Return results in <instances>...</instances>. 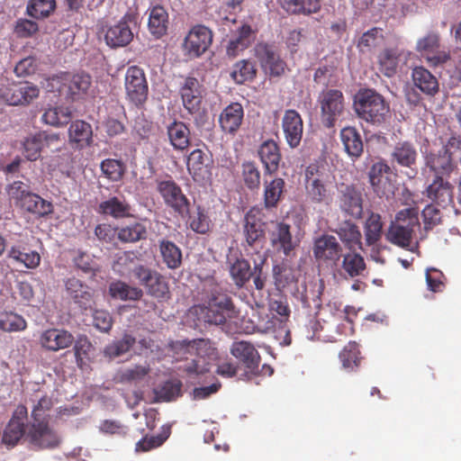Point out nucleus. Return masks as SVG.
Returning a JSON list of instances; mask_svg holds the SVG:
<instances>
[{
  "label": "nucleus",
  "instance_id": "f257e3e1",
  "mask_svg": "<svg viewBox=\"0 0 461 461\" xmlns=\"http://www.w3.org/2000/svg\"><path fill=\"white\" fill-rule=\"evenodd\" d=\"M176 361L185 359L179 366L189 375H198L210 369L212 362L216 359L215 348L209 340L199 339L192 341H176L171 344Z\"/></svg>",
  "mask_w": 461,
  "mask_h": 461
},
{
  "label": "nucleus",
  "instance_id": "f03ea898",
  "mask_svg": "<svg viewBox=\"0 0 461 461\" xmlns=\"http://www.w3.org/2000/svg\"><path fill=\"white\" fill-rule=\"evenodd\" d=\"M419 212L408 207L397 212L385 236L388 241L401 248H409L412 244L416 230L420 229Z\"/></svg>",
  "mask_w": 461,
  "mask_h": 461
},
{
  "label": "nucleus",
  "instance_id": "7ed1b4c3",
  "mask_svg": "<svg viewBox=\"0 0 461 461\" xmlns=\"http://www.w3.org/2000/svg\"><path fill=\"white\" fill-rule=\"evenodd\" d=\"M426 165L438 175H449L461 165V139L452 136L438 149L426 155Z\"/></svg>",
  "mask_w": 461,
  "mask_h": 461
},
{
  "label": "nucleus",
  "instance_id": "20e7f679",
  "mask_svg": "<svg viewBox=\"0 0 461 461\" xmlns=\"http://www.w3.org/2000/svg\"><path fill=\"white\" fill-rule=\"evenodd\" d=\"M354 109L360 119L380 124L389 113V104L380 94L372 89H365L356 95Z\"/></svg>",
  "mask_w": 461,
  "mask_h": 461
},
{
  "label": "nucleus",
  "instance_id": "39448f33",
  "mask_svg": "<svg viewBox=\"0 0 461 461\" xmlns=\"http://www.w3.org/2000/svg\"><path fill=\"white\" fill-rule=\"evenodd\" d=\"M190 312L197 315L199 320L215 325H220L236 315L230 300L224 294L212 296L207 305L194 306Z\"/></svg>",
  "mask_w": 461,
  "mask_h": 461
},
{
  "label": "nucleus",
  "instance_id": "423d86ee",
  "mask_svg": "<svg viewBox=\"0 0 461 461\" xmlns=\"http://www.w3.org/2000/svg\"><path fill=\"white\" fill-rule=\"evenodd\" d=\"M330 176L319 169L316 165L305 170V190L307 196L314 203H328L330 199Z\"/></svg>",
  "mask_w": 461,
  "mask_h": 461
},
{
  "label": "nucleus",
  "instance_id": "0eeeda50",
  "mask_svg": "<svg viewBox=\"0 0 461 461\" xmlns=\"http://www.w3.org/2000/svg\"><path fill=\"white\" fill-rule=\"evenodd\" d=\"M321 109V120L324 126L333 127L340 118L345 108V100L339 90L329 89L322 91L318 97Z\"/></svg>",
  "mask_w": 461,
  "mask_h": 461
},
{
  "label": "nucleus",
  "instance_id": "6e6552de",
  "mask_svg": "<svg viewBox=\"0 0 461 461\" xmlns=\"http://www.w3.org/2000/svg\"><path fill=\"white\" fill-rule=\"evenodd\" d=\"M137 25L134 14H127L120 21L105 26L104 41L111 48L127 46L133 39V27Z\"/></svg>",
  "mask_w": 461,
  "mask_h": 461
},
{
  "label": "nucleus",
  "instance_id": "1a4fd4ad",
  "mask_svg": "<svg viewBox=\"0 0 461 461\" xmlns=\"http://www.w3.org/2000/svg\"><path fill=\"white\" fill-rule=\"evenodd\" d=\"M124 87L128 99L136 105L142 104L148 97V83L141 68L136 66L128 68Z\"/></svg>",
  "mask_w": 461,
  "mask_h": 461
},
{
  "label": "nucleus",
  "instance_id": "9d476101",
  "mask_svg": "<svg viewBox=\"0 0 461 461\" xmlns=\"http://www.w3.org/2000/svg\"><path fill=\"white\" fill-rule=\"evenodd\" d=\"M26 440L37 448H51L59 446L60 437L48 423L38 420L28 427Z\"/></svg>",
  "mask_w": 461,
  "mask_h": 461
},
{
  "label": "nucleus",
  "instance_id": "9b49d317",
  "mask_svg": "<svg viewBox=\"0 0 461 461\" xmlns=\"http://www.w3.org/2000/svg\"><path fill=\"white\" fill-rule=\"evenodd\" d=\"M212 41V32L204 25H195L185 38L184 50L191 58H197L204 53Z\"/></svg>",
  "mask_w": 461,
  "mask_h": 461
},
{
  "label": "nucleus",
  "instance_id": "f8f14e48",
  "mask_svg": "<svg viewBox=\"0 0 461 461\" xmlns=\"http://www.w3.org/2000/svg\"><path fill=\"white\" fill-rule=\"evenodd\" d=\"M271 246L277 252L290 257L298 242L293 239L290 225L284 222H274L268 230Z\"/></svg>",
  "mask_w": 461,
  "mask_h": 461
},
{
  "label": "nucleus",
  "instance_id": "ddd939ff",
  "mask_svg": "<svg viewBox=\"0 0 461 461\" xmlns=\"http://www.w3.org/2000/svg\"><path fill=\"white\" fill-rule=\"evenodd\" d=\"M254 41V32L249 24H242L231 32L225 44L226 55L234 59L248 49Z\"/></svg>",
  "mask_w": 461,
  "mask_h": 461
},
{
  "label": "nucleus",
  "instance_id": "4468645a",
  "mask_svg": "<svg viewBox=\"0 0 461 461\" xmlns=\"http://www.w3.org/2000/svg\"><path fill=\"white\" fill-rule=\"evenodd\" d=\"M390 167L384 162L375 163L369 171V181L374 192L380 197L389 198L393 194V185L389 176Z\"/></svg>",
  "mask_w": 461,
  "mask_h": 461
},
{
  "label": "nucleus",
  "instance_id": "2eb2a0df",
  "mask_svg": "<svg viewBox=\"0 0 461 461\" xmlns=\"http://www.w3.org/2000/svg\"><path fill=\"white\" fill-rule=\"evenodd\" d=\"M27 420V409L21 405L18 406L9 423L7 424L4 436L2 437V442L9 446L15 445L19 439L23 437L26 440V434L28 428L25 429L24 424Z\"/></svg>",
  "mask_w": 461,
  "mask_h": 461
},
{
  "label": "nucleus",
  "instance_id": "dca6fc26",
  "mask_svg": "<svg viewBox=\"0 0 461 461\" xmlns=\"http://www.w3.org/2000/svg\"><path fill=\"white\" fill-rule=\"evenodd\" d=\"M282 129L289 147H298L303 137V123L301 115L295 110L285 111L282 119Z\"/></svg>",
  "mask_w": 461,
  "mask_h": 461
},
{
  "label": "nucleus",
  "instance_id": "f3484780",
  "mask_svg": "<svg viewBox=\"0 0 461 461\" xmlns=\"http://www.w3.org/2000/svg\"><path fill=\"white\" fill-rule=\"evenodd\" d=\"M133 275L141 285L148 287L152 295L158 298L166 297L168 292L167 285L157 272L143 266H137L133 268Z\"/></svg>",
  "mask_w": 461,
  "mask_h": 461
},
{
  "label": "nucleus",
  "instance_id": "a211bd4d",
  "mask_svg": "<svg viewBox=\"0 0 461 461\" xmlns=\"http://www.w3.org/2000/svg\"><path fill=\"white\" fill-rule=\"evenodd\" d=\"M165 203L180 214L188 212V202L179 186L172 181H162L158 186Z\"/></svg>",
  "mask_w": 461,
  "mask_h": 461
},
{
  "label": "nucleus",
  "instance_id": "6ab92c4d",
  "mask_svg": "<svg viewBox=\"0 0 461 461\" xmlns=\"http://www.w3.org/2000/svg\"><path fill=\"white\" fill-rule=\"evenodd\" d=\"M256 55L264 70L271 76L278 77L285 72V62L280 59L273 47L264 43L258 44Z\"/></svg>",
  "mask_w": 461,
  "mask_h": 461
},
{
  "label": "nucleus",
  "instance_id": "aec40b11",
  "mask_svg": "<svg viewBox=\"0 0 461 461\" xmlns=\"http://www.w3.org/2000/svg\"><path fill=\"white\" fill-rule=\"evenodd\" d=\"M38 95L39 89L37 86L29 83H23L12 85L2 95V98L10 105H19L29 104Z\"/></svg>",
  "mask_w": 461,
  "mask_h": 461
},
{
  "label": "nucleus",
  "instance_id": "412c9836",
  "mask_svg": "<svg viewBox=\"0 0 461 461\" xmlns=\"http://www.w3.org/2000/svg\"><path fill=\"white\" fill-rule=\"evenodd\" d=\"M341 248L334 236L323 235L314 242L313 254L317 259L337 261Z\"/></svg>",
  "mask_w": 461,
  "mask_h": 461
},
{
  "label": "nucleus",
  "instance_id": "4be33fe9",
  "mask_svg": "<svg viewBox=\"0 0 461 461\" xmlns=\"http://www.w3.org/2000/svg\"><path fill=\"white\" fill-rule=\"evenodd\" d=\"M258 157L267 174L277 171L281 161V153L277 143L273 140H267L261 143L258 150Z\"/></svg>",
  "mask_w": 461,
  "mask_h": 461
},
{
  "label": "nucleus",
  "instance_id": "5701e85b",
  "mask_svg": "<svg viewBox=\"0 0 461 461\" xmlns=\"http://www.w3.org/2000/svg\"><path fill=\"white\" fill-rule=\"evenodd\" d=\"M59 137L58 134H43L39 133L27 137L23 143V153L28 160H36L41 154L44 144L50 146L54 141H58Z\"/></svg>",
  "mask_w": 461,
  "mask_h": 461
},
{
  "label": "nucleus",
  "instance_id": "b1692460",
  "mask_svg": "<svg viewBox=\"0 0 461 461\" xmlns=\"http://www.w3.org/2000/svg\"><path fill=\"white\" fill-rule=\"evenodd\" d=\"M74 341V338L67 330L59 329H50L45 330L41 336V344L43 348L58 351L69 347Z\"/></svg>",
  "mask_w": 461,
  "mask_h": 461
},
{
  "label": "nucleus",
  "instance_id": "393cba45",
  "mask_svg": "<svg viewBox=\"0 0 461 461\" xmlns=\"http://www.w3.org/2000/svg\"><path fill=\"white\" fill-rule=\"evenodd\" d=\"M244 111L240 104L232 103L220 114L219 122L223 131L234 133L241 125Z\"/></svg>",
  "mask_w": 461,
  "mask_h": 461
},
{
  "label": "nucleus",
  "instance_id": "a878e982",
  "mask_svg": "<svg viewBox=\"0 0 461 461\" xmlns=\"http://www.w3.org/2000/svg\"><path fill=\"white\" fill-rule=\"evenodd\" d=\"M66 290L68 294L77 303L81 308H92L94 300L91 289L83 285L80 280L72 277L68 278L66 282Z\"/></svg>",
  "mask_w": 461,
  "mask_h": 461
},
{
  "label": "nucleus",
  "instance_id": "bb28decb",
  "mask_svg": "<svg viewBox=\"0 0 461 461\" xmlns=\"http://www.w3.org/2000/svg\"><path fill=\"white\" fill-rule=\"evenodd\" d=\"M7 261L9 266L14 267L35 268L40 265L41 257L36 251H26L19 246H13L8 250Z\"/></svg>",
  "mask_w": 461,
  "mask_h": 461
},
{
  "label": "nucleus",
  "instance_id": "cd10ccee",
  "mask_svg": "<svg viewBox=\"0 0 461 461\" xmlns=\"http://www.w3.org/2000/svg\"><path fill=\"white\" fill-rule=\"evenodd\" d=\"M426 191L428 197L439 205L446 206L452 202V186L440 176H437Z\"/></svg>",
  "mask_w": 461,
  "mask_h": 461
},
{
  "label": "nucleus",
  "instance_id": "c85d7f7f",
  "mask_svg": "<svg viewBox=\"0 0 461 461\" xmlns=\"http://www.w3.org/2000/svg\"><path fill=\"white\" fill-rule=\"evenodd\" d=\"M181 96L185 107L190 112H195L201 103V89L198 80L186 77L181 88Z\"/></svg>",
  "mask_w": 461,
  "mask_h": 461
},
{
  "label": "nucleus",
  "instance_id": "c756f323",
  "mask_svg": "<svg viewBox=\"0 0 461 461\" xmlns=\"http://www.w3.org/2000/svg\"><path fill=\"white\" fill-rule=\"evenodd\" d=\"M407 56L398 49L384 50L378 57L380 70L386 77H392L400 64L405 63Z\"/></svg>",
  "mask_w": 461,
  "mask_h": 461
},
{
  "label": "nucleus",
  "instance_id": "7c9ffc66",
  "mask_svg": "<svg viewBox=\"0 0 461 461\" xmlns=\"http://www.w3.org/2000/svg\"><path fill=\"white\" fill-rule=\"evenodd\" d=\"M231 354L240 359L246 366L254 371L259 362V355L254 346L247 341H238L232 344Z\"/></svg>",
  "mask_w": 461,
  "mask_h": 461
},
{
  "label": "nucleus",
  "instance_id": "2f4dec72",
  "mask_svg": "<svg viewBox=\"0 0 461 461\" xmlns=\"http://www.w3.org/2000/svg\"><path fill=\"white\" fill-rule=\"evenodd\" d=\"M66 95L77 99L85 95L91 86V77L85 73L76 74L73 76L66 74Z\"/></svg>",
  "mask_w": 461,
  "mask_h": 461
},
{
  "label": "nucleus",
  "instance_id": "473e14b6",
  "mask_svg": "<svg viewBox=\"0 0 461 461\" xmlns=\"http://www.w3.org/2000/svg\"><path fill=\"white\" fill-rule=\"evenodd\" d=\"M168 23V14L164 7L158 5L149 11L148 27L153 36L159 38L166 34Z\"/></svg>",
  "mask_w": 461,
  "mask_h": 461
},
{
  "label": "nucleus",
  "instance_id": "72a5a7b5",
  "mask_svg": "<svg viewBox=\"0 0 461 461\" xmlns=\"http://www.w3.org/2000/svg\"><path fill=\"white\" fill-rule=\"evenodd\" d=\"M91 125L84 121H76L68 129L69 141L78 148L88 146L92 140Z\"/></svg>",
  "mask_w": 461,
  "mask_h": 461
},
{
  "label": "nucleus",
  "instance_id": "f704fd0d",
  "mask_svg": "<svg viewBox=\"0 0 461 461\" xmlns=\"http://www.w3.org/2000/svg\"><path fill=\"white\" fill-rule=\"evenodd\" d=\"M412 80L415 86L427 95H434L438 90L437 78L422 67H416L413 69Z\"/></svg>",
  "mask_w": 461,
  "mask_h": 461
},
{
  "label": "nucleus",
  "instance_id": "c9c22d12",
  "mask_svg": "<svg viewBox=\"0 0 461 461\" xmlns=\"http://www.w3.org/2000/svg\"><path fill=\"white\" fill-rule=\"evenodd\" d=\"M167 136L170 144L176 149L183 150L189 145L190 131L184 122H174L169 124L167 126Z\"/></svg>",
  "mask_w": 461,
  "mask_h": 461
},
{
  "label": "nucleus",
  "instance_id": "e433bc0d",
  "mask_svg": "<svg viewBox=\"0 0 461 461\" xmlns=\"http://www.w3.org/2000/svg\"><path fill=\"white\" fill-rule=\"evenodd\" d=\"M341 141L347 153L357 158L363 152V143L357 130L353 127H345L340 131Z\"/></svg>",
  "mask_w": 461,
  "mask_h": 461
},
{
  "label": "nucleus",
  "instance_id": "4c0bfd02",
  "mask_svg": "<svg viewBox=\"0 0 461 461\" xmlns=\"http://www.w3.org/2000/svg\"><path fill=\"white\" fill-rule=\"evenodd\" d=\"M19 206L28 212L37 213L41 216L47 215L53 210L51 203L42 199L35 194H32L30 191L25 194Z\"/></svg>",
  "mask_w": 461,
  "mask_h": 461
},
{
  "label": "nucleus",
  "instance_id": "58836bf2",
  "mask_svg": "<svg viewBox=\"0 0 461 461\" xmlns=\"http://www.w3.org/2000/svg\"><path fill=\"white\" fill-rule=\"evenodd\" d=\"M417 150L415 147L407 141L400 142L395 145L392 157L394 161L402 167H411L417 159Z\"/></svg>",
  "mask_w": 461,
  "mask_h": 461
},
{
  "label": "nucleus",
  "instance_id": "ea45409f",
  "mask_svg": "<svg viewBox=\"0 0 461 461\" xmlns=\"http://www.w3.org/2000/svg\"><path fill=\"white\" fill-rule=\"evenodd\" d=\"M341 208L353 217H360L363 211L360 193L352 187H346L341 199Z\"/></svg>",
  "mask_w": 461,
  "mask_h": 461
},
{
  "label": "nucleus",
  "instance_id": "a19ab883",
  "mask_svg": "<svg viewBox=\"0 0 461 461\" xmlns=\"http://www.w3.org/2000/svg\"><path fill=\"white\" fill-rule=\"evenodd\" d=\"M186 166L189 173L195 180L204 179L208 176L204 154L200 149H194L189 154Z\"/></svg>",
  "mask_w": 461,
  "mask_h": 461
},
{
  "label": "nucleus",
  "instance_id": "79ce46f5",
  "mask_svg": "<svg viewBox=\"0 0 461 461\" xmlns=\"http://www.w3.org/2000/svg\"><path fill=\"white\" fill-rule=\"evenodd\" d=\"M285 185L284 179L280 177L265 182L264 203L266 207L272 208L277 204L285 190Z\"/></svg>",
  "mask_w": 461,
  "mask_h": 461
},
{
  "label": "nucleus",
  "instance_id": "37998d69",
  "mask_svg": "<svg viewBox=\"0 0 461 461\" xmlns=\"http://www.w3.org/2000/svg\"><path fill=\"white\" fill-rule=\"evenodd\" d=\"M160 254L164 263L171 269L177 268L182 260L180 249L172 241L162 240L159 242Z\"/></svg>",
  "mask_w": 461,
  "mask_h": 461
},
{
  "label": "nucleus",
  "instance_id": "c03bdc74",
  "mask_svg": "<svg viewBox=\"0 0 461 461\" xmlns=\"http://www.w3.org/2000/svg\"><path fill=\"white\" fill-rule=\"evenodd\" d=\"M383 224L379 214L371 213L365 223V239L368 246H375L382 234Z\"/></svg>",
  "mask_w": 461,
  "mask_h": 461
},
{
  "label": "nucleus",
  "instance_id": "a18cd8bd",
  "mask_svg": "<svg viewBox=\"0 0 461 461\" xmlns=\"http://www.w3.org/2000/svg\"><path fill=\"white\" fill-rule=\"evenodd\" d=\"M70 117L71 112L68 107L54 106L46 109L41 119L46 124L60 126L67 124Z\"/></svg>",
  "mask_w": 461,
  "mask_h": 461
},
{
  "label": "nucleus",
  "instance_id": "49530a36",
  "mask_svg": "<svg viewBox=\"0 0 461 461\" xmlns=\"http://www.w3.org/2000/svg\"><path fill=\"white\" fill-rule=\"evenodd\" d=\"M137 254L133 251L118 252L114 257L113 269L122 275H127L135 267Z\"/></svg>",
  "mask_w": 461,
  "mask_h": 461
},
{
  "label": "nucleus",
  "instance_id": "de8ad7c7",
  "mask_svg": "<svg viewBox=\"0 0 461 461\" xmlns=\"http://www.w3.org/2000/svg\"><path fill=\"white\" fill-rule=\"evenodd\" d=\"M101 212L114 218L124 217L129 214V204L117 197H112L99 204Z\"/></svg>",
  "mask_w": 461,
  "mask_h": 461
},
{
  "label": "nucleus",
  "instance_id": "09e8293b",
  "mask_svg": "<svg viewBox=\"0 0 461 461\" xmlns=\"http://www.w3.org/2000/svg\"><path fill=\"white\" fill-rule=\"evenodd\" d=\"M109 292L112 297L120 300H137L142 295L140 289L131 287L120 281L112 283Z\"/></svg>",
  "mask_w": 461,
  "mask_h": 461
},
{
  "label": "nucleus",
  "instance_id": "8fccbe9b",
  "mask_svg": "<svg viewBox=\"0 0 461 461\" xmlns=\"http://www.w3.org/2000/svg\"><path fill=\"white\" fill-rule=\"evenodd\" d=\"M255 75L256 69L253 64L246 59L235 63L230 72V77L238 84L253 79Z\"/></svg>",
  "mask_w": 461,
  "mask_h": 461
},
{
  "label": "nucleus",
  "instance_id": "3c124183",
  "mask_svg": "<svg viewBox=\"0 0 461 461\" xmlns=\"http://www.w3.org/2000/svg\"><path fill=\"white\" fill-rule=\"evenodd\" d=\"M55 7V0H30L27 5V14L33 18H44L49 16Z\"/></svg>",
  "mask_w": 461,
  "mask_h": 461
},
{
  "label": "nucleus",
  "instance_id": "603ef678",
  "mask_svg": "<svg viewBox=\"0 0 461 461\" xmlns=\"http://www.w3.org/2000/svg\"><path fill=\"white\" fill-rule=\"evenodd\" d=\"M340 240L345 242L349 249H354L356 246L362 249L361 233L357 227L350 222H345L339 230Z\"/></svg>",
  "mask_w": 461,
  "mask_h": 461
},
{
  "label": "nucleus",
  "instance_id": "864d4df0",
  "mask_svg": "<svg viewBox=\"0 0 461 461\" xmlns=\"http://www.w3.org/2000/svg\"><path fill=\"white\" fill-rule=\"evenodd\" d=\"M343 270L350 276H360L366 268L364 258L357 253H348L342 261Z\"/></svg>",
  "mask_w": 461,
  "mask_h": 461
},
{
  "label": "nucleus",
  "instance_id": "5fc2aeb1",
  "mask_svg": "<svg viewBox=\"0 0 461 461\" xmlns=\"http://www.w3.org/2000/svg\"><path fill=\"white\" fill-rule=\"evenodd\" d=\"M77 364L82 366L94 357V348L86 336H79L74 346Z\"/></svg>",
  "mask_w": 461,
  "mask_h": 461
},
{
  "label": "nucleus",
  "instance_id": "6e6d98bb",
  "mask_svg": "<svg viewBox=\"0 0 461 461\" xmlns=\"http://www.w3.org/2000/svg\"><path fill=\"white\" fill-rule=\"evenodd\" d=\"M245 234L247 242L249 245H252L263 236L262 224L255 219L252 211L248 212L245 217Z\"/></svg>",
  "mask_w": 461,
  "mask_h": 461
},
{
  "label": "nucleus",
  "instance_id": "4d7b16f0",
  "mask_svg": "<svg viewBox=\"0 0 461 461\" xmlns=\"http://www.w3.org/2000/svg\"><path fill=\"white\" fill-rule=\"evenodd\" d=\"M230 274L238 286H242L250 277V267L245 259H237L230 265Z\"/></svg>",
  "mask_w": 461,
  "mask_h": 461
},
{
  "label": "nucleus",
  "instance_id": "13d9d810",
  "mask_svg": "<svg viewBox=\"0 0 461 461\" xmlns=\"http://www.w3.org/2000/svg\"><path fill=\"white\" fill-rule=\"evenodd\" d=\"M146 234V228L139 222L127 225L118 230V238L123 242H135Z\"/></svg>",
  "mask_w": 461,
  "mask_h": 461
},
{
  "label": "nucleus",
  "instance_id": "bf43d9fd",
  "mask_svg": "<svg viewBox=\"0 0 461 461\" xmlns=\"http://www.w3.org/2000/svg\"><path fill=\"white\" fill-rule=\"evenodd\" d=\"M439 47V38L435 33H429L418 40L416 50L424 59L434 53Z\"/></svg>",
  "mask_w": 461,
  "mask_h": 461
},
{
  "label": "nucleus",
  "instance_id": "052dcab7",
  "mask_svg": "<svg viewBox=\"0 0 461 461\" xmlns=\"http://www.w3.org/2000/svg\"><path fill=\"white\" fill-rule=\"evenodd\" d=\"M169 434H170V426L164 425L161 428V432L158 436L151 437L149 438H144L143 439L140 440L136 444V450L137 451H148L151 448L159 447L169 437Z\"/></svg>",
  "mask_w": 461,
  "mask_h": 461
},
{
  "label": "nucleus",
  "instance_id": "680f3d73",
  "mask_svg": "<svg viewBox=\"0 0 461 461\" xmlns=\"http://www.w3.org/2000/svg\"><path fill=\"white\" fill-rule=\"evenodd\" d=\"M100 167L103 175L111 181H119L124 173L123 164L116 159H105Z\"/></svg>",
  "mask_w": 461,
  "mask_h": 461
},
{
  "label": "nucleus",
  "instance_id": "e2e57ef3",
  "mask_svg": "<svg viewBox=\"0 0 461 461\" xmlns=\"http://www.w3.org/2000/svg\"><path fill=\"white\" fill-rule=\"evenodd\" d=\"M135 339L130 335H124L122 340L114 341L104 348V355L114 358L127 352L133 345Z\"/></svg>",
  "mask_w": 461,
  "mask_h": 461
},
{
  "label": "nucleus",
  "instance_id": "0e129e2a",
  "mask_svg": "<svg viewBox=\"0 0 461 461\" xmlns=\"http://www.w3.org/2000/svg\"><path fill=\"white\" fill-rule=\"evenodd\" d=\"M181 385L179 381H167L156 390V396L161 401H172L180 395Z\"/></svg>",
  "mask_w": 461,
  "mask_h": 461
},
{
  "label": "nucleus",
  "instance_id": "69168bd1",
  "mask_svg": "<svg viewBox=\"0 0 461 461\" xmlns=\"http://www.w3.org/2000/svg\"><path fill=\"white\" fill-rule=\"evenodd\" d=\"M359 351L355 342H349L339 354V358L345 369L352 370L359 362Z\"/></svg>",
  "mask_w": 461,
  "mask_h": 461
},
{
  "label": "nucleus",
  "instance_id": "338daca9",
  "mask_svg": "<svg viewBox=\"0 0 461 461\" xmlns=\"http://www.w3.org/2000/svg\"><path fill=\"white\" fill-rule=\"evenodd\" d=\"M382 37V31L378 28H373L361 36L357 47L362 52L369 51L380 42Z\"/></svg>",
  "mask_w": 461,
  "mask_h": 461
},
{
  "label": "nucleus",
  "instance_id": "774afa93",
  "mask_svg": "<svg viewBox=\"0 0 461 461\" xmlns=\"http://www.w3.org/2000/svg\"><path fill=\"white\" fill-rule=\"evenodd\" d=\"M190 228L201 234L206 233L210 229V220L200 208L191 216Z\"/></svg>",
  "mask_w": 461,
  "mask_h": 461
}]
</instances>
